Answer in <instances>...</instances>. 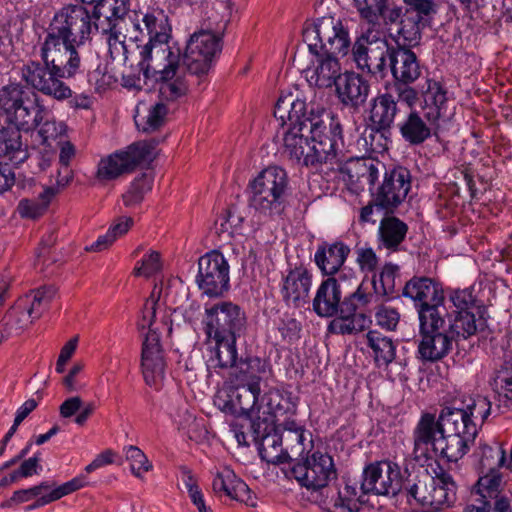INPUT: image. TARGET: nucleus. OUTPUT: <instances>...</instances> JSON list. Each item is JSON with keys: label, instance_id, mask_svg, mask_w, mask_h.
<instances>
[{"label": "nucleus", "instance_id": "f257e3e1", "mask_svg": "<svg viewBox=\"0 0 512 512\" xmlns=\"http://www.w3.org/2000/svg\"><path fill=\"white\" fill-rule=\"evenodd\" d=\"M306 108V102L292 93L280 95L275 104L274 116L281 125H287L284 154L307 167L335 162L342 145L339 120L331 114H307Z\"/></svg>", "mask_w": 512, "mask_h": 512}, {"label": "nucleus", "instance_id": "f03ea898", "mask_svg": "<svg viewBox=\"0 0 512 512\" xmlns=\"http://www.w3.org/2000/svg\"><path fill=\"white\" fill-rule=\"evenodd\" d=\"M129 23L136 41L148 37L140 51V65L146 77L152 76L160 82L159 93L167 100L182 96L187 89L183 81L184 68L180 65V49L169 45L171 24L165 11L150 8L145 12H134Z\"/></svg>", "mask_w": 512, "mask_h": 512}, {"label": "nucleus", "instance_id": "7ed1b4c3", "mask_svg": "<svg viewBox=\"0 0 512 512\" xmlns=\"http://www.w3.org/2000/svg\"><path fill=\"white\" fill-rule=\"evenodd\" d=\"M0 110L6 122L18 130L30 132L38 127L43 144H49L66 131V125L49 117L47 108L37 96L31 98L20 84L0 88Z\"/></svg>", "mask_w": 512, "mask_h": 512}, {"label": "nucleus", "instance_id": "20e7f679", "mask_svg": "<svg viewBox=\"0 0 512 512\" xmlns=\"http://www.w3.org/2000/svg\"><path fill=\"white\" fill-rule=\"evenodd\" d=\"M292 473L307 489L321 490L319 504L327 512H359L360 502L356 488L349 485L343 489L328 486L335 476L333 460L328 454L314 452L303 462L296 464Z\"/></svg>", "mask_w": 512, "mask_h": 512}, {"label": "nucleus", "instance_id": "39448f33", "mask_svg": "<svg viewBox=\"0 0 512 512\" xmlns=\"http://www.w3.org/2000/svg\"><path fill=\"white\" fill-rule=\"evenodd\" d=\"M303 40L310 53L345 56L351 45L348 29L342 21L325 16L307 23L303 29Z\"/></svg>", "mask_w": 512, "mask_h": 512}, {"label": "nucleus", "instance_id": "423d86ee", "mask_svg": "<svg viewBox=\"0 0 512 512\" xmlns=\"http://www.w3.org/2000/svg\"><path fill=\"white\" fill-rule=\"evenodd\" d=\"M288 178L286 171L279 166L263 169L250 182V205L264 215H272L280 210Z\"/></svg>", "mask_w": 512, "mask_h": 512}, {"label": "nucleus", "instance_id": "0eeeda50", "mask_svg": "<svg viewBox=\"0 0 512 512\" xmlns=\"http://www.w3.org/2000/svg\"><path fill=\"white\" fill-rule=\"evenodd\" d=\"M94 15L82 5H66L58 10L49 26L48 36L83 45L95 30Z\"/></svg>", "mask_w": 512, "mask_h": 512}, {"label": "nucleus", "instance_id": "6e6552de", "mask_svg": "<svg viewBox=\"0 0 512 512\" xmlns=\"http://www.w3.org/2000/svg\"><path fill=\"white\" fill-rule=\"evenodd\" d=\"M202 324L209 340L231 339L241 335L245 328L246 317L238 305L223 301L205 307Z\"/></svg>", "mask_w": 512, "mask_h": 512}, {"label": "nucleus", "instance_id": "1a4fd4ad", "mask_svg": "<svg viewBox=\"0 0 512 512\" xmlns=\"http://www.w3.org/2000/svg\"><path fill=\"white\" fill-rule=\"evenodd\" d=\"M390 52L383 33L376 27H368L352 48L353 59L359 69L381 75L386 70Z\"/></svg>", "mask_w": 512, "mask_h": 512}, {"label": "nucleus", "instance_id": "9d476101", "mask_svg": "<svg viewBox=\"0 0 512 512\" xmlns=\"http://www.w3.org/2000/svg\"><path fill=\"white\" fill-rule=\"evenodd\" d=\"M153 158V147L147 142H137L124 150L102 158L98 163L97 178L114 180L123 174L132 172L137 166Z\"/></svg>", "mask_w": 512, "mask_h": 512}, {"label": "nucleus", "instance_id": "9b49d317", "mask_svg": "<svg viewBox=\"0 0 512 512\" xmlns=\"http://www.w3.org/2000/svg\"><path fill=\"white\" fill-rule=\"evenodd\" d=\"M463 414L454 412L450 419H447L443 426L446 428L443 437V444L435 453L448 462H457L468 451L469 445L474 441L477 435V426L465 424Z\"/></svg>", "mask_w": 512, "mask_h": 512}, {"label": "nucleus", "instance_id": "f8f14e48", "mask_svg": "<svg viewBox=\"0 0 512 512\" xmlns=\"http://www.w3.org/2000/svg\"><path fill=\"white\" fill-rule=\"evenodd\" d=\"M80 46L72 41L47 35L41 48V57L59 77L70 78L80 70L81 59L78 53Z\"/></svg>", "mask_w": 512, "mask_h": 512}, {"label": "nucleus", "instance_id": "ddd939ff", "mask_svg": "<svg viewBox=\"0 0 512 512\" xmlns=\"http://www.w3.org/2000/svg\"><path fill=\"white\" fill-rule=\"evenodd\" d=\"M420 322L421 340L418 353L422 360L434 362L445 357L452 346V338L447 334L443 316L424 315Z\"/></svg>", "mask_w": 512, "mask_h": 512}, {"label": "nucleus", "instance_id": "4468645a", "mask_svg": "<svg viewBox=\"0 0 512 512\" xmlns=\"http://www.w3.org/2000/svg\"><path fill=\"white\" fill-rule=\"evenodd\" d=\"M220 51V38L210 30L195 31L189 38L183 56L184 71L194 74L208 72L211 61ZM185 72L183 73V75Z\"/></svg>", "mask_w": 512, "mask_h": 512}, {"label": "nucleus", "instance_id": "2eb2a0df", "mask_svg": "<svg viewBox=\"0 0 512 512\" xmlns=\"http://www.w3.org/2000/svg\"><path fill=\"white\" fill-rule=\"evenodd\" d=\"M403 295L414 302L419 320L424 315L443 316L440 307L444 303L442 285L428 277H413L404 286Z\"/></svg>", "mask_w": 512, "mask_h": 512}, {"label": "nucleus", "instance_id": "dca6fc26", "mask_svg": "<svg viewBox=\"0 0 512 512\" xmlns=\"http://www.w3.org/2000/svg\"><path fill=\"white\" fill-rule=\"evenodd\" d=\"M196 282L203 294L216 297L229 285V265L223 254L211 251L200 257Z\"/></svg>", "mask_w": 512, "mask_h": 512}, {"label": "nucleus", "instance_id": "f3484780", "mask_svg": "<svg viewBox=\"0 0 512 512\" xmlns=\"http://www.w3.org/2000/svg\"><path fill=\"white\" fill-rule=\"evenodd\" d=\"M454 412L444 409L438 418L431 413L421 415L413 431L414 451L425 457L435 455L439 446L443 444L446 428L443 426Z\"/></svg>", "mask_w": 512, "mask_h": 512}, {"label": "nucleus", "instance_id": "a211bd4d", "mask_svg": "<svg viewBox=\"0 0 512 512\" xmlns=\"http://www.w3.org/2000/svg\"><path fill=\"white\" fill-rule=\"evenodd\" d=\"M400 468L391 461H380L367 466L363 472L361 488L364 493L395 496L401 489Z\"/></svg>", "mask_w": 512, "mask_h": 512}, {"label": "nucleus", "instance_id": "6ab92c4d", "mask_svg": "<svg viewBox=\"0 0 512 512\" xmlns=\"http://www.w3.org/2000/svg\"><path fill=\"white\" fill-rule=\"evenodd\" d=\"M22 79L27 85L38 90L44 95L58 101L72 97V90L66 85L51 66L41 65L39 62L30 61L22 67Z\"/></svg>", "mask_w": 512, "mask_h": 512}, {"label": "nucleus", "instance_id": "aec40b11", "mask_svg": "<svg viewBox=\"0 0 512 512\" xmlns=\"http://www.w3.org/2000/svg\"><path fill=\"white\" fill-rule=\"evenodd\" d=\"M329 164L331 169L339 170L341 179L355 193L362 190L365 184L374 185L379 177L378 165L369 159L350 158L344 161L343 144L339 147V158Z\"/></svg>", "mask_w": 512, "mask_h": 512}, {"label": "nucleus", "instance_id": "412c9836", "mask_svg": "<svg viewBox=\"0 0 512 512\" xmlns=\"http://www.w3.org/2000/svg\"><path fill=\"white\" fill-rule=\"evenodd\" d=\"M269 365L266 360L259 357H251L240 361L236 367L238 387L240 388L239 397L247 398L241 401L244 408L255 406L258 402L260 393V380L268 372Z\"/></svg>", "mask_w": 512, "mask_h": 512}, {"label": "nucleus", "instance_id": "4be33fe9", "mask_svg": "<svg viewBox=\"0 0 512 512\" xmlns=\"http://www.w3.org/2000/svg\"><path fill=\"white\" fill-rule=\"evenodd\" d=\"M141 369L144 381L149 386L157 387L164 379L165 362L158 332L152 331L145 335L141 353Z\"/></svg>", "mask_w": 512, "mask_h": 512}, {"label": "nucleus", "instance_id": "5701e85b", "mask_svg": "<svg viewBox=\"0 0 512 512\" xmlns=\"http://www.w3.org/2000/svg\"><path fill=\"white\" fill-rule=\"evenodd\" d=\"M305 77L311 86L329 88L336 84L342 74L337 56L324 53H311Z\"/></svg>", "mask_w": 512, "mask_h": 512}, {"label": "nucleus", "instance_id": "b1692460", "mask_svg": "<svg viewBox=\"0 0 512 512\" xmlns=\"http://www.w3.org/2000/svg\"><path fill=\"white\" fill-rule=\"evenodd\" d=\"M410 187L409 172L404 168L393 169L386 174L376 195L377 205L385 209L395 208L406 198Z\"/></svg>", "mask_w": 512, "mask_h": 512}, {"label": "nucleus", "instance_id": "393cba45", "mask_svg": "<svg viewBox=\"0 0 512 512\" xmlns=\"http://www.w3.org/2000/svg\"><path fill=\"white\" fill-rule=\"evenodd\" d=\"M448 95L443 85L433 79H427L421 89L420 108L430 125H437L447 114Z\"/></svg>", "mask_w": 512, "mask_h": 512}, {"label": "nucleus", "instance_id": "a878e982", "mask_svg": "<svg viewBox=\"0 0 512 512\" xmlns=\"http://www.w3.org/2000/svg\"><path fill=\"white\" fill-rule=\"evenodd\" d=\"M312 273L303 266L291 269L282 280L281 293L286 303L301 306L308 301Z\"/></svg>", "mask_w": 512, "mask_h": 512}, {"label": "nucleus", "instance_id": "bb28decb", "mask_svg": "<svg viewBox=\"0 0 512 512\" xmlns=\"http://www.w3.org/2000/svg\"><path fill=\"white\" fill-rule=\"evenodd\" d=\"M212 487L215 493H223L231 499L244 502L250 506L256 505L248 485L227 466L217 469Z\"/></svg>", "mask_w": 512, "mask_h": 512}, {"label": "nucleus", "instance_id": "cd10ccee", "mask_svg": "<svg viewBox=\"0 0 512 512\" xmlns=\"http://www.w3.org/2000/svg\"><path fill=\"white\" fill-rule=\"evenodd\" d=\"M335 86L338 98L345 105L358 106L369 93L367 81L354 72L342 73Z\"/></svg>", "mask_w": 512, "mask_h": 512}, {"label": "nucleus", "instance_id": "c85d7f7f", "mask_svg": "<svg viewBox=\"0 0 512 512\" xmlns=\"http://www.w3.org/2000/svg\"><path fill=\"white\" fill-rule=\"evenodd\" d=\"M393 77L403 84L412 83L420 76V66L414 52L403 47L392 49L389 54Z\"/></svg>", "mask_w": 512, "mask_h": 512}, {"label": "nucleus", "instance_id": "c756f323", "mask_svg": "<svg viewBox=\"0 0 512 512\" xmlns=\"http://www.w3.org/2000/svg\"><path fill=\"white\" fill-rule=\"evenodd\" d=\"M297 402L291 393L283 392L278 389H269L263 396H258V402L252 412H260L273 416H283L288 413H294Z\"/></svg>", "mask_w": 512, "mask_h": 512}, {"label": "nucleus", "instance_id": "7c9ffc66", "mask_svg": "<svg viewBox=\"0 0 512 512\" xmlns=\"http://www.w3.org/2000/svg\"><path fill=\"white\" fill-rule=\"evenodd\" d=\"M129 10V0H98L95 6V31L105 33L116 27Z\"/></svg>", "mask_w": 512, "mask_h": 512}, {"label": "nucleus", "instance_id": "2f4dec72", "mask_svg": "<svg viewBox=\"0 0 512 512\" xmlns=\"http://www.w3.org/2000/svg\"><path fill=\"white\" fill-rule=\"evenodd\" d=\"M350 253V248L343 242H334L318 247L315 253V262L326 275H333L342 266Z\"/></svg>", "mask_w": 512, "mask_h": 512}, {"label": "nucleus", "instance_id": "473e14b6", "mask_svg": "<svg viewBox=\"0 0 512 512\" xmlns=\"http://www.w3.org/2000/svg\"><path fill=\"white\" fill-rule=\"evenodd\" d=\"M342 294L332 280H324L317 288L313 299V310L321 317H330L337 313Z\"/></svg>", "mask_w": 512, "mask_h": 512}, {"label": "nucleus", "instance_id": "72a5a7b5", "mask_svg": "<svg viewBox=\"0 0 512 512\" xmlns=\"http://www.w3.org/2000/svg\"><path fill=\"white\" fill-rule=\"evenodd\" d=\"M399 126L400 133L405 141L412 145H419L430 138L436 125H430L427 120L425 122L419 113L414 110Z\"/></svg>", "mask_w": 512, "mask_h": 512}, {"label": "nucleus", "instance_id": "f704fd0d", "mask_svg": "<svg viewBox=\"0 0 512 512\" xmlns=\"http://www.w3.org/2000/svg\"><path fill=\"white\" fill-rule=\"evenodd\" d=\"M486 326V320L483 317V311H461L456 312L453 320L449 324V332L457 337L464 339L474 335Z\"/></svg>", "mask_w": 512, "mask_h": 512}, {"label": "nucleus", "instance_id": "c9c22d12", "mask_svg": "<svg viewBox=\"0 0 512 512\" xmlns=\"http://www.w3.org/2000/svg\"><path fill=\"white\" fill-rule=\"evenodd\" d=\"M20 131L14 126L3 127L0 124V157L13 163H20L27 157Z\"/></svg>", "mask_w": 512, "mask_h": 512}, {"label": "nucleus", "instance_id": "e433bc0d", "mask_svg": "<svg viewBox=\"0 0 512 512\" xmlns=\"http://www.w3.org/2000/svg\"><path fill=\"white\" fill-rule=\"evenodd\" d=\"M490 459L491 457L487 458L484 455L482 457V465L488 467L489 472L479 478L474 493L475 498L483 501L487 500L488 502H491L492 499L499 496L502 481L499 472L494 469V466L498 465L495 464V460L490 461Z\"/></svg>", "mask_w": 512, "mask_h": 512}, {"label": "nucleus", "instance_id": "4c0bfd02", "mask_svg": "<svg viewBox=\"0 0 512 512\" xmlns=\"http://www.w3.org/2000/svg\"><path fill=\"white\" fill-rule=\"evenodd\" d=\"M167 108L163 103H156L147 107L145 103H139L134 115L138 130L152 132L157 130L165 120Z\"/></svg>", "mask_w": 512, "mask_h": 512}, {"label": "nucleus", "instance_id": "58836bf2", "mask_svg": "<svg viewBox=\"0 0 512 512\" xmlns=\"http://www.w3.org/2000/svg\"><path fill=\"white\" fill-rule=\"evenodd\" d=\"M397 102L392 94L385 93L374 99L370 119L378 129H386L394 122Z\"/></svg>", "mask_w": 512, "mask_h": 512}, {"label": "nucleus", "instance_id": "ea45409f", "mask_svg": "<svg viewBox=\"0 0 512 512\" xmlns=\"http://www.w3.org/2000/svg\"><path fill=\"white\" fill-rule=\"evenodd\" d=\"M283 436L276 431L264 435L259 443V455L269 464H282L290 460V456L282 447Z\"/></svg>", "mask_w": 512, "mask_h": 512}, {"label": "nucleus", "instance_id": "a19ab883", "mask_svg": "<svg viewBox=\"0 0 512 512\" xmlns=\"http://www.w3.org/2000/svg\"><path fill=\"white\" fill-rule=\"evenodd\" d=\"M407 225L396 217H386L380 222L379 240L380 243L388 248H396L405 238Z\"/></svg>", "mask_w": 512, "mask_h": 512}, {"label": "nucleus", "instance_id": "79ce46f5", "mask_svg": "<svg viewBox=\"0 0 512 512\" xmlns=\"http://www.w3.org/2000/svg\"><path fill=\"white\" fill-rule=\"evenodd\" d=\"M348 315L335 317L329 324V330L335 334H353L363 331L370 324V320L362 313L347 310Z\"/></svg>", "mask_w": 512, "mask_h": 512}, {"label": "nucleus", "instance_id": "37998d69", "mask_svg": "<svg viewBox=\"0 0 512 512\" xmlns=\"http://www.w3.org/2000/svg\"><path fill=\"white\" fill-rule=\"evenodd\" d=\"M236 338L211 339L215 349L209 359L210 365L219 368L233 367L237 359Z\"/></svg>", "mask_w": 512, "mask_h": 512}, {"label": "nucleus", "instance_id": "c03bdc74", "mask_svg": "<svg viewBox=\"0 0 512 512\" xmlns=\"http://www.w3.org/2000/svg\"><path fill=\"white\" fill-rule=\"evenodd\" d=\"M366 337L378 365H387L394 360L395 345L390 338L377 331H369Z\"/></svg>", "mask_w": 512, "mask_h": 512}, {"label": "nucleus", "instance_id": "a18cd8bd", "mask_svg": "<svg viewBox=\"0 0 512 512\" xmlns=\"http://www.w3.org/2000/svg\"><path fill=\"white\" fill-rule=\"evenodd\" d=\"M434 498L437 506L450 505L456 499L457 486L452 476L440 471L433 477Z\"/></svg>", "mask_w": 512, "mask_h": 512}, {"label": "nucleus", "instance_id": "49530a36", "mask_svg": "<svg viewBox=\"0 0 512 512\" xmlns=\"http://www.w3.org/2000/svg\"><path fill=\"white\" fill-rule=\"evenodd\" d=\"M55 195L53 188L47 187L36 199H22L17 207L18 213L23 218L34 219L39 217L47 209L50 201Z\"/></svg>", "mask_w": 512, "mask_h": 512}, {"label": "nucleus", "instance_id": "de8ad7c7", "mask_svg": "<svg viewBox=\"0 0 512 512\" xmlns=\"http://www.w3.org/2000/svg\"><path fill=\"white\" fill-rule=\"evenodd\" d=\"M243 220L240 214L232 210H227L220 214L215 220V232L219 236H226L228 238L242 236Z\"/></svg>", "mask_w": 512, "mask_h": 512}, {"label": "nucleus", "instance_id": "09e8293b", "mask_svg": "<svg viewBox=\"0 0 512 512\" xmlns=\"http://www.w3.org/2000/svg\"><path fill=\"white\" fill-rule=\"evenodd\" d=\"M240 388L237 386L236 388L229 389H221L217 392L214 397V404L218 409L225 413H235L238 410L241 411H250L255 406H249L244 408L241 404V401H246L247 398L239 397Z\"/></svg>", "mask_w": 512, "mask_h": 512}, {"label": "nucleus", "instance_id": "8fccbe9b", "mask_svg": "<svg viewBox=\"0 0 512 512\" xmlns=\"http://www.w3.org/2000/svg\"><path fill=\"white\" fill-rule=\"evenodd\" d=\"M491 410V403L486 397L478 396L467 404L466 408L449 409V412H460L463 414L465 424L476 425L477 419L484 421L489 415Z\"/></svg>", "mask_w": 512, "mask_h": 512}, {"label": "nucleus", "instance_id": "3c124183", "mask_svg": "<svg viewBox=\"0 0 512 512\" xmlns=\"http://www.w3.org/2000/svg\"><path fill=\"white\" fill-rule=\"evenodd\" d=\"M425 23L404 14L398 30L397 43L401 46H416L421 40V30Z\"/></svg>", "mask_w": 512, "mask_h": 512}, {"label": "nucleus", "instance_id": "603ef678", "mask_svg": "<svg viewBox=\"0 0 512 512\" xmlns=\"http://www.w3.org/2000/svg\"><path fill=\"white\" fill-rule=\"evenodd\" d=\"M432 484L433 477L425 473L408 488V496L421 505L436 506Z\"/></svg>", "mask_w": 512, "mask_h": 512}, {"label": "nucleus", "instance_id": "864d4df0", "mask_svg": "<svg viewBox=\"0 0 512 512\" xmlns=\"http://www.w3.org/2000/svg\"><path fill=\"white\" fill-rule=\"evenodd\" d=\"M387 0H352L353 6L369 27H379L381 13Z\"/></svg>", "mask_w": 512, "mask_h": 512}, {"label": "nucleus", "instance_id": "5fc2aeb1", "mask_svg": "<svg viewBox=\"0 0 512 512\" xmlns=\"http://www.w3.org/2000/svg\"><path fill=\"white\" fill-rule=\"evenodd\" d=\"M153 177L151 174H142L132 183L128 191L123 195L125 206L131 207L143 200V197L152 189Z\"/></svg>", "mask_w": 512, "mask_h": 512}, {"label": "nucleus", "instance_id": "6e6d98bb", "mask_svg": "<svg viewBox=\"0 0 512 512\" xmlns=\"http://www.w3.org/2000/svg\"><path fill=\"white\" fill-rule=\"evenodd\" d=\"M47 495H49V485L47 483H41L40 485L28 489L15 491L11 500L16 503L34 500L35 502L32 505L26 507V510L30 511L44 506L45 504H40V502Z\"/></svg>", "mask_w": 512, "mask_h": 512}, {"label": "nucleus", "instance_id": "4d7b16f0", "mask_svg": "<svg viewBox=\"0 0 512 512\" xmlns=\"http://www.w3.org/2000/svg\"><path fill=\"white\" fill-rule=\"evenodd\" d=\"M283 440L288 442H296L292 449H296L298 454H302L307 448L305 442L311 443V433L306 431L301 425L295 421H286L284 424Z\"/></svg>", "mask_w": 512, "mask_h": 512}, {"label": "nucleus", "instance_id": "13d9d810", "mask_svg": "<svg viewBox=\"0 0 512 512\" xmlns=\"http://www.w3.org/2000/svg\"><path fill=\"white\" fill-rule=\"evenodd\" d=\"M159 294L160 292L157 290V287H155L150 297L144 303L141 318L138 322L139 329H148L147 333L152 331L157 332L158 330V327L153 328V325L155 324L157 311L159 309Z\"/></svg>", "mask_w": 512, "mask_h": 512}, {"label": "nucleus", "instance_id": "bf43d9fd", "mask_svg": "<svg viewBox=\"0 0 512 512\" xmlns=\"http://www.w3.org/2000/svg\"><path fill=\"white\" fill-rule=\"evenodd\" d=\"M162 269V261L159 252L148 250L136 263L133 273L135 276L149 278Z\"/></svg>", "mask_w": 512, "mask_h": 512}, {"label": "nucleus", "instance_id": "052dcab7", "mask_svg": "<svg viewBox=\"0 0 512 512\" xmlns=\"http://www.w3.org/2000/svg\"><path fill=\"white\" fill-rule=\"evenodd\" d=\"M492 386L499 397L512 401V363L497 371Z\"/></svg>", "mask_w": 512, "mask_h": 512}, {"label": "nucleus", "instance_id": "680f3d73", "mask_svg": "<svg viewBox=\"0 0 512 512\" xmlns=\"http://www.w3.org/2000/svg\"><path fill=\"white\" fill-rule=\"evenodd\" d=\"M182 482L188 492L192 503L196 506L199 512H210V508L206 506L204 494L198 486L197 480L193 474L188 470L182 472Z\"/></svg>", "mask_w": 512, "mask_h": 512}, {"label": "nucleus", "instance_id": "e2e57ef3", "mask_svg": "<svg viewBox=\"0 0 512 512\" xmlns=\"http://www.w3.org/2000/svg\"><path fill=\"white\" fill-rule=\"evenodd\" d=\"M126 459L130 462L132 473L136 477H141L152 468V464L147 456L137 446L130 445L125 448Z\"/></svg>", "mask_w": 512, "mask_h": 512}, {"label": "nucleus", "instance_id": "0e129e2a", "mask_svg": "<svg viewBox=\"0 0 512 512\" xmlns=\"http://www.w3.org/2000/svg\"><path fill=\"white\" fill-rule=\"evenodd\" d=\"M86 484H87V478L85 475L76 476L75 478L58 486L55 489L49 488V495L45 496V498H43V500L40 502V504H48L50 502L58 500V499L62 498L63 496H66L74 491H77V490L83 488Z\"/></svg>", "mask_w": 512, "mask_h": 512}, {"label": "nucleus", "instance_id": "69168bd1", "mask_svg": "<svg viewBox=\"0 0 512 512\" xmlns=\"http://www.w3.org/2000/svg\"><path fill=\"white\" fill-rule=\"evenodd\" d=\"M450 301L456 308V312L476 311L482 312V308L477 305L476 298L470 288L455 290L450 294Z\"/></svg>", "mask_w": 512, "mask_h": 512}, {"label": "nucleus", "instance_id": "338daca9", "mask_svg": "<svg viewBox=\"0 0 512 512\" xmlns=\"http://www.w3.org/2000/svg\"><path fill=\"white\" fill-rule=\"evenodd\" d=\"M56 290L54 287H43L36 290L33 294L31 306L27 310L28 316L36 319L40 316L43 308L55 297Z\"/></svg>", "mask_w": 512, "mask_h": 512}, {"label": "nucleus", "instance_id": "774afa93", "mask_svg": "<svg viewBox=\"0 0 512 512\" xmlns=\"http://www.w3.org/2000/svg\"><path fill=\"white\" fill-rule=\"evenodd\" d=\"M397 272H398L397 265H394L391 263L385 264L379 274V279H378V281L381 285V289H379V287H378L377 280L375 278L373 279V285H374L375 290L378 293H382L384 295L391 294L394 291V288L396 285L395 280H396Z\"/></svg>", "mask_w": 512, "mask_h": 512}]
</instances>
